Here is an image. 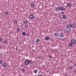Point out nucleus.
I'll list each match as a JSON object with an SVG mask.
<instances>
[{"label":"nucleus","instance_id":"1","mask_svg":"<svg viewBox=\"0 0 76 76\" xmlns=\"http://www.w3.org/2000/svg\"><path fill=\"white\" fill-rule=\"evenodd\" d=\"M66 30L68 32H69L70 31V28L68 26H66Z\"/></svg>","mask_w":76,"mask_h":76},{"label":"nucleus","instance_id":"2","mask_svg":"<svg viewBox=\"0 0 76 76\" xmlns=\"http://www.w3.org/2000/svg\"><path fill=\"white\" fill-rule=\"evenodd\" d=\"M29 63H30V64H31V63H32V62H31V61H29L28 60H27L25 62V65H28L29 64Z\"/></svg>","mask_w":76,"mask_h":76},{"label":"nucleus","instance_id":"3","mask_svg":"<svg viewBox=\"0 0 76 76\" xmlns=\"http://www.w3.org/2000/svg\"><path fill=\"white\" fill-rule=\"evenodd\" d=\"M54 36L55 38H59V35H58V33H55L54 34Z\"/></svg>","mask_w":76,"mask_h":76},{"label":"nucleus","instance_id":"4","mask_svg":"<svg viewBox=\"0 0 76 76\" xmlns=\"http://www.w3.org/2000/svg\"><path fill=\"white\" fill-rule=\"evenodd\" d=\"M71 42L72 44H74L76 43V40H74L73 39H72L71 40Z\"/></svg>","mask_w":76,"mask_h":76},{"label":"nucleus","instance_id":"5","mask_svg":"<svg viewBox=\"0 0 76 76\" xmlns=\"http://www.w3.org/2000/svg\"><path fill=\"white\" fill-rule=\"evenodd\" d=\"M2 66H3V67H6L7 66V64L5 62L3 63L2 64Z\"/></svg>","mask_w":76,"mask_h":76},{"label":"nucleus","instance_id":"6","mask_svg":"<svg viewBox=\"0 0 76 76\" xmlns=\"http://www.w3.org/2000/svg\"><path fill=\"white\" fill-rule=\"evenodd\" d=\"M23 23L24 24H27L28 23V21L26 20L23 22Z\"/></svg>","mask_w":76,"mask_h":76},{"label":"nucleus","instance_id":"7","mask_svg":"<svg viewBox=\"0 0 76 76\" xmlns=\"http://www.w3.org/2000/svg\"><path fill=\"white\" fill-rule=\"evenodd\" d=\"M29 17L30 18V19H34V15H30Z\"/></svg>","mask_w":76,"mask_h":76},{"label":"nucleus","instance_id":"8","mask_svg":"<svg viewBox=\"0 0 76 76\" xmlns=\"http://www.w3.org/2000/svg\"><path fill=\"white\" fill-rule=\"evenodd\" d=\"M60 10H65V8L63 7H60Z\"/></svg>","mask_w":76,"mask_h":76},{"label":"nucleus","instance_id":"9","mask_svg":"<svg viewBox=\"0 0 76 76\" xmlns=\"http://www.w3.org/2000/svg\"><path fill=\"white\" fill-rule=\"evenodd\" d=\"M56 9L57 10H58V11H60V7H56Z\"/></svg>","mask_w":76,"mask_h":76},{"label":"nucleus","instance_id":"10","mask_svg":"<svg viewBox=\"0 0 76 76\" xmlns=\"http://www.w3.org/2000/svg\"><path fill=\"white\" fill-rule=\"evenodd\" d=\"M66 6L67 7H71V4L70 3H68L67 4Z\"/></svg>","mask_w":76,"mask_h":76},{"label":"nucleus","instance_id":"11","mask_svg":"<svg viewBox=\"0 0 76 76\" xmlns=\"http://www.w3.org/2000/svg\"><path fill=\"white\" fill-rule=\"evenodd\" d=\"M60 37H61V38H63L64 37V35L63 33H62L60 34Z\"/></svg>","mask_w":76,"mask_h":76},{"label":"nucleus","instance_id":"12","mask_svg":"<svg viewBox=\"0 0 76 76\" xmlns=\"http://www.w3.org/2000/svg\"><path fill=\"white\" fill-rule=\"evenodd\" d=\"M4 44H7V43L8 42V41L6 40H4Z\"/></svg>","mask_w":76,"mask_h":76},{"label":"nucleus","instance_id":"13","mask_svg":"<svg viewBox=\"0 0 76 76\" xmlns=\"http://www.w3.org/2000/svg\"><path fill=\"white\" fill-rule=\"evenodd\" d=\"M62 18L63 19H66V18H67V17L66 16V15H63L62 16Z\"/></svg>","mask_w":76,"mask_h":76},{"label":"nucleus","instance_id":"14","mask_svg":"<svg viewBox=\"0 0 76 76\" xmlns=\"http://www.w3.org/2000/svg\"><path fill=\"white\" fill-rule=\"evenodd\" d=\"M50 39V37H49L47 36L45 37V39L46 40H49Z\"/></svg>","mask_w":76,"mask_h":76},{"label":"nucleus","instance_id":"15","mask_svg":"<svg viewBox=\"0 0 76 76\" xmlns=\"http://www.w3.org/2000/svg\"><path fill=\"white\" fill-rule=\"evenodd\" d=\"M34 72L35 73H37L38 72V70L37 69H34Z\"/></svg>","mask_w":76,"mask_h":76},{"label":"nucleus","instance_id":"16","mask_svg":"<svg viewBox=\"0 0 76 76\" xmlns=\"http://www.w3.org/2000/svg\"><path fill=\"white\" fill-rule=\"evenodd\" d=\"M35 6V5H34V4H31V7H34Z\"/></svg>","mask_w":76,"mask_h":76},{"label":"nucleus","instance_id":"17","mask_svg":"<svg viewBox=\"0 0 76 76\" xmlns=\"http://www.w3.org/2000/svg\"><path fill=\"white\" fill-rule=\"evenodd\" d=\"M76 23H73L72 24V26L73 28H74V27H76Z\"/></svg>","mask_w":76,"mask_h":76},{"label":"nucleus","instance_id":"18","mask_svg":"<svg viewBox=\"0 0 76 76\" xmlns=\"http://www.w3.org/2000/svg\"><path fill=\"white\" fill-rule=\"evenodd\" d=\"M69 45L70 47H72V43H71V42H69Z\"/></svg>","mask_w":76,"mask_h":76},{"label":"nucleus","instance_id":"19","mask_svg":"<svg viewBox=\"0 0 76 76\" xmlns=\"http://www.w3.org/2000/svg\"><path fill=\"white\" fill-rule=\"evenodd\" d=\"M40 41V40L39 39H36V42H39Z\"/></svg>","mask_w":76,"mask_h":76},{"label":"nucleus","instance_id":"20","mask_svg":"<svg viewBox=\"0 0 76 76\" xmlns=\"http://www.w3.org/2000/svg\"><path fill=\"white\" fill-rule=\"evenodd\" d=\"M14 23H18V21L17 20H14Z\"/></svg>","mask_w":76,"mask_h":76},{"label":"nucleus","instance_id":"21","mask_svg":"<svg viewBox=\"0 0 76 76\" xmlns=\"http://www.w3.org/2000/svg\"><path fill=\"white\" fill-rule=\"evenodd\" d=\"M17 31L18 32H19V31H20V28H18L17 29Z\"/></svg>","mask_w":76,"mask_h":76},{"label":"nucleus","instance_id":"22","mask_svg":"<svg viewBox=\"0 0 76 76\" xmlns=\"http://www.w3.org/2000/svg\"><path fill=\"white\" fill-rule=\"evenodd\" d=\"M69 26H70V28H73L72 24H69Z\"/></svg>","mask_w":76,"mask_h":76},{"label":"nucleus","instance_id":"23","mask_svg":"<svg viewBox=\"0 0 76 76\" xmlns=\"http://www.w3.org/2000/svg\"><path fill=\"white\" fill-rule=\"evenodd\" d=\"M69 69H73V68H72V66H69Z\"/></svg>","mask_w":76,"mask_h":76},{"label":"nucleus","instance_id":"24","mask_svg":"<svg viewBox=\"0 0 76 76\" xmlns=\"http://www.w3.org/2000/svg\"><path fill=\"white\" fill-rule=\"evenodd\" d=\"M8 13H9V12L8 11H6L5 12V15H8Z\"/></svg>","mask_w":76,"mask_h":76},{"label":"nucleus","instance_id":"25","mask_svg":"<svg viewBox=\"0 0 76 76\" xmlns=\"http://www.w3.org/2000/svg\"><path fill=\"white\" fill-rule=\"evenodd\" d=\"M22 34L23 35H26V33L25 32H23Z\"/></svg>","mask_w":76,"mask_h":76},{"label":"nucleus","instance_id":"26","mask_svg":"<svg viewBox=\"0 0 76 76\" xmlns=\"http://www.w3.org/2000/svg\"><path fill=\"white\" fill-rule=\"evenodd\" d=\"M28 25L27 24V25H25V27L26 28H28Z\"/></svg>","mask_w":76,"mask_h":76},{"label":"nucleus","instance_id":"27","mask_svg":"<svg viewBox=\"0 0 76 76\" xmlns=\"http://www.w3.org/2000/svg\"><path fill=\"white\" fill-rule=\"evenodd\" d=\"M3 63V61H2L0 60V64H1Z\"/></svg>","mask_w":76,"mask_h":76},{"label":"nucleus","instance_id":"28","mask_svg":"<svg viewBox=\"0 0 76 76\" xmlns=\"http://www.w3.org/2000/svg\"><path fill=\"white\" fill-rule=\"evenodd\" d=\"M22 72H24L25 71V70L24 69H22Z\"/></svg>","mask_w":76,"mask_h":76},{"label":"nucleus","instance_id":"29","mask_svg":"<svg viewBox=\"0 0 76 76\" xmlns=\"http://www.w3.org/2000/svg\"><path fill=\"white\" fill-rule=\"evenodd\" d=\"M57 31L58 32H60V33L61 32H60V29L58 30H57Z\"/></svg>","mask_w":76,"mask_h":76},{"label":"nucleus","instance_id":"30","mask_svg":"<svg viewBox=\"0 0 76 76\" xmlns=\"http://www.w3.org/2000/svg\"><path fill=\"white\" fill-rule=\"evenodd\" d=\"M26 36H27V37H28V36H29V34H28V33L26 34Z\"/></svg>","mask_w":76,"mask_h":76},{"label":"nucleus","instance_id":"31","mask_svg":"<svg viewBox=\"0 0 76 76\" xmlns=\"http://www.w3.org/2000/svg\"><path fill=\"white\" fill-rule=\"evenodd\" d=\"M38 76H43V75H42L40 74L38 75Z\"/></svg>","mask_w":76,"mask_h":76},{"label":"nucleus","instance_id":"32","mask_svg":"<svg viewBox=\"0 0 76 76\" xmlns=\"http://www.w3.org/2000/svg\"><path fill=\"white\" fill-rule=\"evenodd\" d=\"M2 40H3L2 39H0V42H1V41H2Z\"/></svg>","mask_w":76,"mask_h":76},{"label":"nucleus","instance_id":"33","mask_svg":"<svg viewBox=\"0 0 76 76\" xmlns=\"http://www.w3.org/2000/svg\"><path fill=\"white\" fill-rule=\"evenodd\" d=\"M52 56L51 55L50 56V58H52Z\"/></svg>","mask_w":76,"mask_h":76},{"label":"nucleus","instance_id":"34","mask_svg":"<svg viewBox=\"0 0 76 76\" xmlns=\"http://www.w3.org/2000/svg\"><path fill=\"white\" fill-rule=\"evenodd\" d=\"M64 12H61V13H62V14H64Z\"/></svg>","mask_w":76,"mask_h":76},{"label":"nucleus","instance_id":"35","mask_svg":"<svg viewBox=\"0 0 76 76\" xmlns=\"http://www.w3.org/2000/svg\"><path fill=\"white\" fill-rule=\"evenodd\" d=\"M7 25H9V24L8 23L7 24Z\"/></svg>","mask_w":76,"mask_h":76},{"label":"nucleus","instance_id":"36","mask_svg":"<svg viewBox=\"0 0 76 76\" xmlns=\"http://www.w3.org/2000/svg\"><path fill=\"white\" fill-rule=\"evenodd\" d=\"M0 55H2V53H0Z\"/></svg>","mask_w":76,"mask_h":76},{"label":"nucleus","instance_id":"37","mask_svg":"<svg viewBox=\"0 0 76 76\" xmlns=\"http://www.w3.org/2000/svg\"><path fill=\"white\" fill-rule=\"evenodd\" d=\"M75 66H76V65H75Z\"/></svg>","mask_w":76,"mask_h":76}]
</instances>
